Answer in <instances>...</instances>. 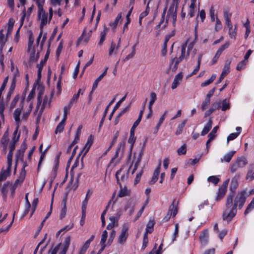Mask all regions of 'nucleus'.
<instances>
[{
  "instance_id": "obj_3",
  "label": "nucleus",
  "mask_w": 254,
  "mask_h": 254,
  "mask_svg": "<svg viewBox=\"0 0 254 254\" xmlns=\"http://www.w3.org/2000/svg\"><path fill=\"white\" fill-rule=\"evenodd\" d=\"M239 175L236 174L231 180L230 186V190L231 192L227 196L226 202V207H229L230 206L232 205L233 198L234 193L238 187V180L239 178Z\"/></svg>"
},
{
  "instance_id": "obj_35",
  "label": "nucleus",
  "mask_w": 254,
  "mask_h": 254,
  "mask_svg": "<svg viewBox=\"0 0 254 254\" xmlns=\"http://www.w3.org/2000/svg\"><path fill=\"white\" fill-rule=\"evenodd\" d=\"M9 185V182H7L3 184L1 190V193L3 197H5L8 191V187Z\"/></svg>"
},
{
  "instance_id": "obj_62",
  "label": "nucleus",
  "mask_w": 254,
  "mask_h": 254,
  "mask_svg": "<svg viewBox=\"0 0 254 254\" xmlns=\"http://www.w3.org/2000/svg\"><path fill=\"white\" fill-rule=\"evenodd\" d=\"M241 168L235 162L234 163H233L230 167V169L231 171V172L232 173H234L236 172L238 169Z\"/></svg>"
},
{
  "instance_id": "obj_14",
  "label": "nucleus",
  "mask_w": 254,
  "mask_h": 254,
  "mask_svg": "<svg viewBox=\"0 0 254 254\" xmlns=\"http://www.w3.org/2000/svg\"><path fill=\"white\" fill-rule=\"evenodd\" d=\"M199 240L202 245H206L208 240V232L207 230H204L202 231L199 236Z\"/></svg>"
},
{
  "instance_id": "obj_37",
  "label": "nucleus",
  "mask_w": 254,
  "mask_h": 254,
  "mask_svg": "<svg viewBox=\"0 0 254 254\" xmlns=\"http://www.w3.org/2000/svg\"><path fill=\"white\" fill-rule=\"evenodd\" d=\"M230 44L229 42H227L226 43H225L224 45H222L219 49L217 50L216 54L220 56L221 54L223 52L224 50L228 48Z\"/></svg>"
},
{
  "instance_id": "obj_54",
  "label": "nucleus",
  "mask_w": 254,
  "mask_h": 254,
  "mask_svg": "<svg viewBox=\"0 0 254 254\" xmlns=\"http://www.w3.org/2000/svg\"><path fill=\"white\" fill-rule=\"evenodd\" d=\"M62 154V152H60L56 156L55 159V166L54 168V171L56 173V170H57L59 164V161H60V157L61 155Z\"/></svg>"
},
{
  "instance_id": "obj_49",
  "label": "nucleus",
  "mask_w": 254,
  "mask_h": 254,
  "mask_svg": "<svg viewBox=\"0 0 254 254\" xmlns=\"http://www.w3.org/2000/svg\"><path fill=\"white\" fill-rule=\"evenodd\" d=\"M207 181L216 185L219 183L220 179L215 176H211L207 178Z\"/></svg>"
},
{
  "instance_id": "obj_5",
  "label": "nucleus",
  "mask_w": 254,
  "mask_h": 254,
  "mask_svg": "<svg viewBox=\"0 0 254 254\" xmlns=\"http://www.w3.org/2000/svg\"><path fill=\"white\" fill-rule=\"evenodd\" d=\"M123 169L121 168L119 170H118L116 173V178L117 181V183L121 187L120 191L118 194V196L120 197H122L126 196H129L130 195V191L129 190H127V187H125L124 188H122V185L120 183V179H119V175L121 174Z\"/></svg>"
},
{
  "instance_id": "obj_2",
  "label": "nucleus",
  "mask_w": 254,
  "mask_h": 254,
  "mask_svg": "<svg viewBox=\"0 0 254 254\" xmlns=\"http://www.w3.org/2000/svg\"><path fill=\"white\" fill-rule=\"evenodd\" d=\"M37 4L38 7V18L41 20L40 25V29H43V27L47 23L48 14L46 13L43 9V4L45 0H33Z\"/></svg>"
},
{
  "instance_id": "obj_10",
  "label": "nucleus",
  "mask_w": 254,
  "mask_h": 254,
  "mask_svg": "<svg viewBox=\"0 0 254 254\" xmlns=\"http://www.w3.org/2000/svg\"><path fill=\"white\" fill-rule=\"evenodd\" d=\"M12 163L7 164L6 170L2 169L0 173V180L2 181L6 180V178L10 174Z\"/></svg>"
},
{
  "instance_id": "obj_36",
  "label": "nucleus",
  "mask_w": 254,
  "mask_h": 254,
  "mask_svg": "<svg viewBox=\"0 0 254 254\" xmlns=\"http://www.w3.org/2000/svg\"><path fill=\"white\" fill-rule=\"evenodd\" d=\"M196 11V6L195 4H190L189 6V12L188 13V16L190 17H192L194 16Z\"/></svg>"
},
{
  "instance_id": "obj_32",
  "label": "nucleus",
  "mask_w": 254,
  "mask_h": 254,
  "mask_svg": "<svg viewBox=\"0 0 254 254\" xmlns=\"http://www.w3.org/2000/svg\"><path fill=\"white\" fill-rule=\"evenodd\" d=\"M25 176L24 173H20L18 178L15 180L13 186L17 187L19 184H22L24 180Z\"/></svg>"
},
{
  "instance_id": "obj_24",
  "label": "nucleus",
  "mask_w": 254,
  "mask_h": 254,
  "mask_svg": "<svg viewBox=\"0 0 254 254\" xmlns=\"http://www.w3.org/2000/svg\"><path fill=\"white\" fill-rule=\"evenodd\" d=\"M231 16L230 14H228L226 11L224 12V17L225 20L226 24L228 27L229 29H232L233 27L232 24L231 22Z\"/></svg>"
},
{
  "instance_id": "obj_40",
  "label": "nucleus",
  "mask_w": 254,
  "mask_h": 254,
  "mask_svg": "<svg viewBox=\"0 0 254 254\" xmlns=\"http://www.w3.org/2000/svg\"><path fill=\"white\" fill-rule=\"evenodd\" d=\"M186 122L187 120H185L181 124L178 125L177 130L176 131V134H180L182 132L183 128L185 127Z\"/></svg>"
},
{
  "instance_id": "obj_7",
  "label": "nucleus",
  "mask_w": 254,
  "mask_h": 254,
  "mask_svg": "<svg viewBox=\"0 0 254 254\" xmlns=\"http://www.w3.org/2000/svg\"><path fill=\"white\" fill-rule=\"evenodd\" d=\"M178 213L177 206L175 204V199H174L171 205L169 206V210L167 215L165 216L163 220L167 222L170 219L171 215L175 217Z\"/></svg>"
},
{
  "instance_id": "obj_56",
  "label": "nucleus",
  "mask_w": 254,
  "mask_h": 254,
  "mask_svg": "<svg viewBox=\"0 0 254 254\" xmlns=\"http://www.w3.org/2000/svg\"><path fill=\"white\" fill-rule=\"evenodd\" d=\"M108 236V232L106 230H104L101 236V239L100 241V245L105 244V242L107 240Z\"/></svg>"
},
{
  "instance_id": "obj_9",
  "label": "nucleus",
  "mask_w": 254,
  "mask_h": 254,
  "mask_svg": "<svg viewBox=\"0 0 254 254\" xmlns=\"http://www.w3.org/2000/svg\"><path fill=\"white\" fill-rule=\"evenodd\" d=\"M184 59L183 58L182 56H180L179 58H174L172 59L170 61V68L171 67L172 65L174 63H175L174 65L172 67V70L173 71L175 72L176 71L178 68V64L181 62Z\"/></svg>"
},
{
  "instance_id": "obj_58",
  "label": "nucleus",
  "mask_w": 254,
  "mask_h": 254,
  "mask_svg": "<svg viewBox=\"0 0 254 254\" xmlns=\"http://www.w3.org/2000/svg\"><path fill=\"white\" fill-rule=\"evenodd\" d=\"M187 149L186 147V144H183L181 147L178 149L177 153L178 154L180 155H184L186 153Z\"/></svg>"
},
{
  "instance_id": "obj_13",
  "label": "nucleus",
  "mask_w": 254,
  "mask_h": 254,
  "mask_svg": "<svg viewBox=\"0 0 254 254\" xmlns=\"http://www.w3.org/2000/svg\"><path fill=\"white\" fill-rule=\"evenodd\" d=\"M218 128L219 127L218 126L215 127L208 135L209 139L207 141L206 144V149L207 150V152H208L209 150L208 143L210 142L215 138L216 136L215 133H216Z\"/></svg>"
},
{
  "instance_id": "obj_44",
  "label": "nucleus",
  "mask_w": 254,
  "mask_h": 254,
  "mask_svg": "<svg viewBox=\"0 0 254 254\" xmlns=\"http://www.w3.org/2000/svg\"><path fill=\"white\" fill-rule=\"evenodd\" d=\"M79 95H78V94H74L73 96V97H72V98L71 99V100H70L69 102V104L68 105V110H70V108H71L74 102H75V101H77L78 98H79Z\"/></svg>"
},
{
  "instance_id": "obj_59",
  "label": "nucleus",
  "mask_w": 254,
  "mask_h": 254,
  "mask_svg": "<svg viewBox=\"0 0 254 254\" xmlns=\"http://www.w3.org/2000/svg\"><path fill=\"white\" fill-rule=\"evenodd\" d=\"M253 209H254V203H253L252 201H251L250 203L248 205L246 209L245 210L244 214L245 215H247Z\"/></svg>"
},
{
  "instance_id": "obj_6",
  "label": "nucleus",
  "mask_w": 254,
  "mask_h": 254,
  "mask_svg": "<svg viewBox=\"0 0 254 254\" xmlns=\"http://www.w3.org/2000/svg\"><path fill=\"white\" fill-rule=\"evenodd\" d=\"M129 225L127 224H124L123 226L121 234L118 238V243L121 244H124L128 237V230Z\"/></svg>"
},
{
  "instance_id": "obj_42",
  "label": "nucleus",
  "mask_w": 254,
  "mask_h": 254,
  "mask_svg": "<svg viewBox=\"0 0 254 254\" xmlns=\"http://www.w3.org/2000/svg\"><path fill=\"white\" fill-rule=\"evenodd\" d=\"M15 214V212H14L13 213V215L12 220V221L11 222V223L8 226H7L6 227L2 228L0 229V233H6L9 231L10 228L11 227V226L13 222Z\"/></svg>"
},
{
  "instance_id": "obj_15",
  "label": "nucleus",
  "mask_w": 254,
  "mask_h": 254,
  "mask_svg": "<svg viewBox=\"0 0 254 254\" xmlns=\"http://www.w3.org/2000/svg\"><path fill=\"white\" fill-rule=\"evenodd\" d=\"M16 146L15 144H13V143H10L9 144V152L7 155V164L12 163V156H13V151L15 149Z\"/></svg>"
},
{
  "instance_id": "obj_50",
  "label": "nucleus",
  "mask_w": 254,
  "mask_h": 254,
  "mask_svg": "<svg viewBox=\"0 0 254 254\" xmlns=\"http://www.w3.org/2000/svg\"><path fill=\"white\" fill-rule=\"evenodd\" d=\"M6 37H7L6 36ZM7 41V37H5L3 33V29L0 30V45L4 46L5 42Z\"/></svg>"
},
{
  "instance_id": "obj_51",
  "label": "nucleus",
  "mask_w": 254,
  "mask_h": 254,
  "mask_svg": "<svg viewBox=\"0 0 254 254\" xmlns=\"http://www.w3.org/2000/svg\"><path fill=\"white\" fill-rule=\"evenodd\" d=\"M132 12V11H131V9H130L128 11V13L126 15V18H127V22L125 23L124 25V27H123V32L124 33V31H125V30L126 28L127 27V25L130 22V19H129V16L131 14Z\"/></svg>"
},
{
  "instance_id": "obj_29",
  "label": "nucleus",
  "mask_w": 254,
  "mask_h": 254,
  "mask_svg": "<svg viewBox=\"0 0 254 254\" xmlns=\"http://www.w3.org/2000/svg\"><path fill=\"white\" fill-rule=\"evenodd\" d=\"M120 40H121V39H120L119 40V42H118V45L117 47L116 46L115 43H114L113 42H112L111 45V47L110 48V50H109V55L110 56H111L113 54V52H115V53H116V52L118 51V50L119 49L120 43Z\"/></svg>"
},
{
  "instance_id": "obj_20",
  "label": "nucleus",
  "mask_w": 254,
  "mask_h": 254,
  "mask_svg": "<svg viewBox=\"0 0 254 254\" xmlns=\"http://www.w3.org/2000/svg\"><path fill=\"white\" fill-rule=\"evenodd\" d=\"M235 162L241 168L244 167L248 164V161L247 159L244 157H238L236 160Z\"/></svg>"
},
{
  "instance_id": "obj_26",
  "label": "nucleus",
  "mask_w": 254,
  "mask_h": 254,
  "mask_svg": "<svg viewBox=\"0 0 254 254\" xmlns=\"http://www.w3.org/2000/svg\"><path fill=\"white\" fill-rule=\"evenodd\" d=\"M91 136H92L91 135L90 136L86 143L85 144V145H84V147L83 148V149L82 150L81 152H84L83 155H85L88 152L90 146H91V145L93 143L92 141L90 140Z\"/></svg>"
},
{
  "instance_id": "obj_25",
  "label": "nucleus",
  "mask_w": 254,
  "mask_h": 254,
  "mask_svg": "<svg viewBox=\"0 0 254 254\" xmlns=\"http://www.w3.org/2000/svg\"><path fill=\"white\" fill-rule=\"evenodd\" d=\"M8 141L9 140H8L0 139V146L2 148L1 153L3 155H5L6 153Z\"/></svg>"
},
{
  "instance_id": "obj_39",
  "label": "nucleus",
  "mask_w": 254,
  "mask_h": 254,
  "mask_svg": "<svg viewBox=\"0 0 254 254\" xmlns=\"http://www.w3.org/2000/svg\"><path fill=\"white\" fill-rule=\"evenodd\" d=\"M202 57V54H200L199 55V56H198V58L197 59V65L196 67H195V68L193 70V71L191 73V75L195 74L199 70V68H200V65Z\"/></svg>"
},
{
  "instance_id": "obj_46",
  "label": "nucleus",
  "mask_w": 254,
  "mask_h": 254,
  "mask_svg": "<svg viewBox=\"0 0 254 254\" xmlns=\"http://www.w3.org/2000/svg\"><path fill=\"white\" fill-rule=\"evenodd\" d=\"M135 128H134L133 129V137L132 136H131V130H130V135H129V138L128 139V142L130 144V147H131V149L132 148L133 146V144L135 141V140H136V137H135L134 136V131H135Z\"/></svg>"
},
{
  "instance_id": "obj_1",
  "label": "nucleus",
  "mask_w": 254,
  "mask_h": 254,
  "mask_svg": "<svg viewBox=\"0 0 254 254\" xmlns=\"http://www.w3.org/2000/svg\"><path fill=\"white\" fill-rule=\"evenodd\" d=\"M246 191L243 190L240 192H238L237 195L234 199V203L230 206L229 207H227L223 214V219L224 221H227L229 223L232 219L235 216L237 213V207L238 206L239 208L241 209L246 199L245 194Z\"/></svg>"
},
{
  "instance_id": "obj_8",
  "label": "nucleus",
  "mask_w": 254,
  "mask_h": 254,
  "mask_svg": "<svg viewBox=\"0 0 254 254\" xmlns=\"http://www.w3.org/2000/svg\"><path fill=\"white\" fill-rule=\"evenodd\" d=\"M49 55V51L48 50L44 58V61L41 60L40 64H37V67L38 68V75H37V80H40L41 78V72L43 69V65L45 64L47 61Z\"/></svg>"
},
{
  "instance_id": "obj_16",
  "label": "nucleus",
  "mask_w": 254,
  "mask_h": 254,
  "mask_svg": "<svg viewBox=\"0 0 254 254\" xmlns=\"http://www.w3.org/2000/svg\"><path fill=\"white\" fill-rule=\"evenodd\" d=\"M145 144V142H144V144H143V146H144ZM143 148H144V147H142L141 150L140 151L139 155H138V158H137V159L136 160V161L135 162V164H134V168L131 172V174H133L134 173V172H135V171L136 170V169H137L141 161V159H142V155H143Z\"/></svg>"
},
{
  "instance_id": "obj_47",
  "label": "nucleus",
  "mask_w": 254,
  "mask_h": 254,
  "mask_svg": "<svg viewBox=\"0 0 254 254\" xmlns=\"http://www.w3.org/2000/svg\"><path fill=\"white\" fill-rule=\"evenodd\" d=\"M70 237L68 236L64 240V241L63 244L64 246H63L62 250L67 251L68 248L69 246V244H70Z\"/></svg>"
},
{
  "instance_id": "obj_55",
  "label": "nucleus",
  "mask_w": 254,
  "mask_h": 254,
  "mask_svg": "<svg viewBox=\"0 0 254 254\" xmlns=\"http://www.w3.org/2000/svg\"><path fill=\"white\" fill-rule=\"evenodd\" d=\"M247 64V61L243 60L237 64L236 69L238 70H241L244 68Z\"/></svg>"
},
{
  "instance_id": "obj_63",
  "label": "nucleus",
  "mask_w": 254,
  "mask_h": 254,
  "mask_svg": "<svg viewBox=\"0 0 254 254\" xmlns=\"http://www.w3.org/2000/svg\"><path fill=\"white\" fill-rule=\"evenodd\" d=\"M210 100L208 99H205V101L203 102L201 105V109L202 111H204L207 107L210 104Z\"/></svg>"
},
{
  "instance_id": "obj_45",
  "label": "nucleus",
  "mask_w": 254,
  "mask_h": 254,
  "mask_svg": "<svg viewBox=\"0 0 254 254\" xmlns=\"http://www.w3.org/2000/svg\"><path fill=\"white\" fill-rule=\"evenodd\" d=\"M34 39L33 37V34L31 31L30 32L29 35L28 43V51H29L33 44Z\"/></svg>"
},
{
  "instance_id": "obj_17",
  "label": "nucleus",
  "mask_w": 254,
  "mask_h": 254,
  "mask_svg": "<svg viewBox=\"0 0 254 254\" xmlns=\"http://www.w3.org/2000/svg\"><path fill=\"white\" fill-rule=\"evenodd\" d=\"M144 110V109H143L142 108V110H141L140 111L139 115V116L138 117V119L136 120V121H135V122L134 123L132 127L131 128V136H133L134 128H135L137 127V126L139 125V123L141 121V120L143 114Z\"/></svg>"
},
{
  "instance_id": "obj_52",
  "label": "nucleus",
  "mask_w": 254,
  "mask_h": 254,
  "mask_svg": "<svg viewBox=\"0 0 254 254\" xmlns=\"http://www.w3.org/2000/svg\"><path fill=\"white\" fill-rule=\"evenodd\" d=\"M229 34L231 38H233L234 40H235L236 36L237 34V29L236 26L234 29H233V27L232 29H229Z\"/></svg>"
},
{
  "instance_id": "obj_18",
  "label": "nucleus",
  "mask_w": 254,
  "mask_h": 254,
  "mask_svg": "<svg viewBox=\"0 0 254 254\" xmlns=\"http://www.w3.org/2000/svg\"><path fill=\"white\" fill-rule=\"evenodd\" d=\"M177 7H176V5H174V4H171L169 8L167 17H175V15L177 14Z\"/></svg>"
},
{
  "instance_id": "obj_41",
  "label": "nucleus",
  "mask_w": 254,
  "mask_h": 254,
  "mask_svg": "<svg viewBox=\"0 0 254 254\" xmlns=\"http://www.w3.org/2000/svg\"><path fill=\"white\" fill-rule=\"evenodd\" d=\"M65 125V121H61V122L58 124L55 130V133L61 132L63 131Z\"/></svg>"
},
{
  "instance_id": "obj_11",
  "label": "nucleus",
  "mask_w": 254,
  "mask_h": 254,
  "mask_svg": "<svg viewBox=\"0 0 254 254\" xmlns=\"http://www.w3.org/2000/svg\"><path fill=\"white\" fill-rule=\"evenodd\" d=\"M161 165V161L160 160L158 167L154 170L153 175L152 177L151 180L149 181V184L150 185L154 184L158 180V176L160 173V170Z\"/></svg>"
},
{
  "instance_id": "obj_64",
  "label": "nucleus",
  "mask_w": 254,
  "mask_h": 254,
  "mask_svg": "<svg viewBox=\"0 0 254 254\" xmlns=\"http://www.w3.org/2000/svg\"><path fill=\"white\" fill-rule=\"evenodd\" d=\"M61 244H62L61 243H59L54 248H53V249L51 248L49 250V253H51V254H57V252H58V251L60 248Z\"/></svg>"
},
{
  "instance_id": "obj_34",
  "label": "nucleus",
  "mask_w": 254,
  "mask_h": 254,
  "mask_svg": "<svg viewBox=\"0 0 254 254\" xmlns=\"http://www.w3.org/2000/svg\"><path fill=\"white\" fill-rule=\"evenodd\" d=\"M89 198L85 197L84 200L82 203L81 211L83 214V217H84L85 214H86V207L88 204Z\"/></svg>"
},
{
  "instance_id": "obj_23",
  "label": "nucleus",
  "mask_w": 254,
  "mask_h": 254,
  "mask_svg": "<svg viewBox=\"0 0 254 254\" xmlns=\"http://www.w3.org/2000/svg\"><path fill=\"white\" fill-rule=\"evenodd\" d=\"M24 152L22 151H20V150L17 151V152L16 153V163L18 161H21L22 162L23 161V156H24ZM16 166H17V163L16 164L14 168V173H15L16 170Z\"/></svg>"
},
{
  "instance_id": "obj_19",
  "label": "nucleus",
  "mask_w": 254,
  "mask_h": 254,
  "mask_svg": "<svg viewBox=\"0 0 254 254\" xmlns=\"http://www.w3.org/2000/svg\"><path fill=\"white\" fill-rule=\"evenodd\" d=\"M235 153L236 151H231L229 152L227 154H225L223 156V158L221 159V162H225L227 163L230 162Z\"/></svg>"
},
{
  "instance_id": "obj_43",
  "label": "nucleus",
  "mask_w": 254,
  "mask_h": 254,
  "mask_svg": "<svg viewBox=\"0 0 254 254\" xmlns=\"http://www.w3.org/2000/svg\"><path fill=\"white\" fill-rule=\"evenodd\" d=\"M121 17H122V13H120L118 14V15L116 17L115 20L113 22H111L110 23V25L114 28H116L118 24L119 20L121 19Z\"/></svg>"
},
{
  "instance_id": "obj_57",
  "label": "nucleus",
  "mask_w": 254,
  "mask_h": 254,
  "mask_svg": "<svg viewBox=\"0 0 254 254\" xmlns=\"http://www.w3.org/2000/svg\"><path fill=\"white\" fill-rule=\"evenodd\" d=\"M239 134H240V132H236V133H231L227 137V144H228L230 141L233 140L235 139V138H236Z\"/></svg>"
},
{
  "instance_id": "obj_27",
  "label": "nucleus",
  "mask_w": 254,
  "mask_h": 254,
  "mask_svg": "<svg viewBox=\"0 0 254 254\" xmlns=\"http://www.w3.org/2000/svg\"><path fill=\"white\" fill-rule=\"evenodd\" d=\"M21 114V109L20 108H17L14 111L13 114V117L17 125H19L20 123V116Z\"/></svg>"
},
{
  "instance_id": "obj_38",
  "label": "nucleus",
  "mask_w": 254,
  "mask_h": 254,
  "mask_svg": "<svg viewBox=\"0 0 254 254\" xmlns=\"http://www.w3.org/2000/svg\"><path fill=\"white\" fill-rule=\"evenodd\" d=\"M215 78H216V75L215 74L212 75V76L210 78V79L205 81L204 82H202L201 84V87H205V86H206L210 84L215 79Z\"/></svg>"
},
{
  "instance_id": "obj_22",
  "label": "nucleus",
  "mask_w": 254,
  "mask_h": 254,
  "mask_svg": "<svg viewBox=\"0 0 254 254\" xmlns=\"http://www.w3.org/2000/svg\"><path fill=\"white\" fill-rule=\"evenodd\" d=\"M94 237V235H92L90 239L85 242L82 247L80 249V251L85 254L89 247L90 243L93 240Z\"/></svg>"
},
{
  "instance_id": "obj_30",
  "label": "nucleus",
  "mask_w": 254,
  "mask_h": 254,
  "mask_svg": "<svg viewBox=\"0 0 254 254\" xmlns=\"http://www.w3.org/2000/svg\"><path fill=\"white\" fill-rule=\"evenodd\" d=\"M132 165V163H131V164H130V165L129 166V168H128V169L127 171H125V172L123 174H122V173H121V174L119 175V176L120 175H121V180L122 181L124 182L127 180V179L128 178L129 169L131 167ZM121 168L124 169L123 167H122ZM123 171V170H122V171Z\"/></svg>"
},
{
  "instance_id": "obj_48",
  "label": "nucleus",
  "mask_w": 254,
  "mask_h": 254,
  "mask_svg": "<svg viewBox=\"0 0 254 254\" xmlns=\"http://www.w3.org/2000/svg\"><path fill=\"white\" fill-rule=\"evenodd\" d=\"M247 175L246 179H249L250 181H252L254 179V168L251 166Z\"/></svg>"
},
{
  "instance_id": "obj_61",
  "label": "nucleus",
  "mask_w": 254,
  "mask_h": 254,
  "mask_svg": "<svg viewBox=\"0 0 254 254\" xmlns=\"http://www.w3.org/2000/svg\"><path fill=\"white\" fill-rule=\"evenodd\" d=\"M100 35H101L100 40L98 43V45L99 46H101L102 45L103 42L104 41V40L105 39L106 35V32H105V30L102 31L100 33Z\"/></svg>"
},
{
  "instance_id": "obj_4",
  "label": "nucleus",
  "mask_w": 254,
  "mask_h": 254,
  "mask_svg": "<svg viewBox=\"0 0 254 254\" xmlns=\"http://www.w3.org/2000/svg\"><path fill=\"white\" fill-rule=\"evenodd\" d=\"M229 182V179L226 180L225 181L223 182L222 185L219 187L218 192H217V196L216 197L215 200L216 201H219L225 195L227 190V187L228 185V183Z\"/></svg>"
},
{
  "instance_id": "obj_53",
  "label": "nucleus",
  "mask_w": 254,
  "mask_h": 254,
  "mask_svg": "<svg viewBox=\"0 0 254 254\" xmlns=\"http://www.w3.org/2000/svg\"><path fill=\"white\" fill-rule=\"evenodd\" d=\"M229 72H230V71H227L226 70L223 69V71H222L216 84L220 83L222 81V80L224 79L225 76H226L229 73Z\"/></svg>"
},
{
  "instance_id": "obj_28",
  "label": "nucleus",
  "mask_w": 254,
  "mask_h": 254,
  "mask_svg": "<svg viewBox=\"0 0 254 254\" xmlns=\"http://www.w3.org/2000/svg\"><path fill=\"white\" fill-rule=\"evenodd\" d=\"M14 22H15V21H14V19H13L12 18H10L8 20V27H7V33H6L7 36H8L9 35L11 34V33L13 29Z\"/></svg>"
},
{
  "instance_id": "obj_21",
  "label": "nucleus",
  "mask_w": 254,
  "mask_h": 254,
  "mask_svg": "<svg viewBox=\"0 0 254 254\" xmlns=\"http://www.w3.org/2000/svg\"><path fill=\"white\" fill-rule=\"evenodd\" d=\"M212 121L211 119H209L206 125L204 127L203 129H202L201 132V135L203 136L206 134L212 127Z\"/></svg>"
},
{
  "instance_id": "obj_33",
  "label": "nucleus",
  "mask_w": 254,
  "mask_h": 254,
  "mask_svg": "<svg viewBox=\"0 0 254 254\" xmlns=\"http://www.w3.org/2000/svg\"><path fill=\"white\" fill-rule=\"evenodd\" d=\"M157 99V96L155 92L150 93V101L148 103V108H152V106Z\"/></svg>"
},
{
  "instance_id": "obj_60",
  "label": "nucleus",
  "mask_w": 254,
  "mask_h": 254,
  "mask_svg": "<svg viewBox=\"0 0 254 254\" xmlns=\"http://www.w3.org/2000/svg\"><path fill=\"white\" fill-rule=\"evenodd\" d=\"M221 110L223 111H225L230 108V105L229 103H227L226 100H224L221 103Z\"/></svg>"
},
{
  "instance_id": "obj_12",
  "label": "nucleus",
  "mask_w": 254,
  "mask_h": 254,
  "mask_svg": "<svg viewBox=\"0 0 254 254\" xmlns=\"http://www.w3.org/2000/svg\"><path fill=\"white\" fill-rule=\"evenodd\" d=\"M39 58V53L38 52L35 55V50L34 48L33 47L32 53L31 54L30 57L29 58V62L27 66H29L31 67L32 65V64L37 62Z\"/></svg>"
},
{
  "instance_id": "obj_31",
  "label": "nucleus",
  "mask_w": 254,
  "mask_h": 254,
  "mask_svg": "<svg viewBox=\"0 0 254 254\" xmlns=\"http://www.w3.org/2000/svg\"><path fill=\"white\" fill-rule=\"evenodd\" d=\"M154 222L153 220H150L146 225V231L147 233H151L153 231Z\"/></svg>"
}]
</instances>
